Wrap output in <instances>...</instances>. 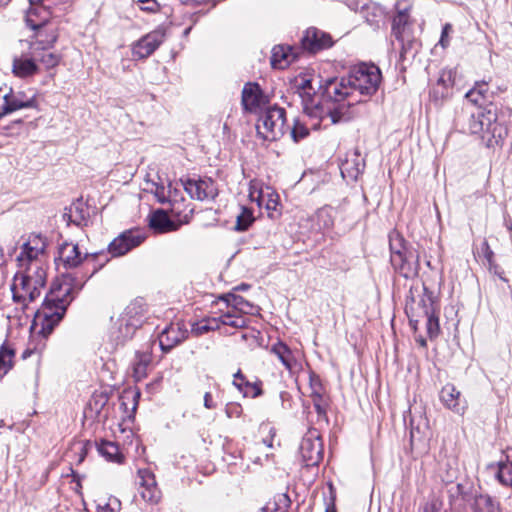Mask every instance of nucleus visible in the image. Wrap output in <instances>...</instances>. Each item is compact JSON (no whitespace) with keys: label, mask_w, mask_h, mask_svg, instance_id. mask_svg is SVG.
Returning a JSON list of instances; mask_svg holds the SVG:
<instances>
[{"label":"nucleus","mask_w":512,"mask_h":512,"mask_svg":"<svg viewBox=\"0 0 512 512\" xmlns=\"http://www.w3.org/2000/svg\"><path fill=\"white\" fill-rule=\"evenodd\" d=\"M381 82V71L373 64H360L354 67L347 78L329 79L325 83L322 117L330 119L331 124L350 119V107L359 100L354 92L361 95L374 94Z\"/></svg>","instance_id":"1"},{"label":"nucleus","mask_w":512,"mask_h":512,"mask_svg":"<svg viewBox=\"0 0 512 512\" xmlns=\"http://www.w3.org/2000/svg\"><path fill=\"white\" fill-rule=\"evenodd\" d=\"M70 293V283L64 281L60 284H53L43 305L34 314V319L30 327L31 338L28 348L23 354L24 357L43 350L45 346L43 340L60 322L65 314L67 305L72 300Z\"/></svg>","instance_id":"2"},{"label":"nucleus","mask_w":512,"mask_h":512,"mask_svg":"<svg viewBox=\"0 0 512 512\" xmlns=\"http://www.w3.org/2000/svg\"><path fill=\"white\" fill-rule=\"evenodd\" d=\"M48 271L17 267L11 284L13 301L23 311L41 297L47 283Z\"/></svg>","instance_id":"3"},{"label":"nucleus","mask_w":512,"mask_h":512,"mask_svg":"<svg viewBox=\"0 0 512 512\" xmlns=\"http://www.w3.org/2000/svg\"><path fill=\"white\" fill-rule=\"evenodd\" d=\"M468 132L478 135L487 148H499L506 136V128L498 122L497 112L494 109H485L471 115L468 121Z\"/></svg>","instance_id":"4"},{"label":"nucleus","mask_w":512,"mask_h":512,"mask_svg":"<svg viewBox=\"0 0 512 512\" xmlns=\"http://www.w3.org/2000/svg\"><path fill=\"white\" fill-rule=\"evenodd\" d=\"M411 326L416 330L417 325L424 321L430 338L438 335L440 326L435 314V303L431 295L421 293L412 296L405 306Z\"/></svg>","instance_id":"5"},{"label":"nucleus","mask_w":512,"mask_h":512,"mask_svg":"<svg viewBox=\"0 0 512 512\" xmlns=\"http://www.w3.org/2000/svg\"><path fill=\"white\" fill-rule=\"evenodd\" d=\"M48 240L38 233L29 234L19 247L17 267L48 271Z\"/></svg>","instance_id":"6"},{"label":"nucleus","mask_w":512,"mask_h":512,"mask_svg":"<svg viewBox=\"0 0 512 512\" xmlns=\"http://www.w3.org/2000/svg\"><path fill=\"white\" fill-rule=\"evenodd\" d=\"M249 199L258 207H264L270 219H277L282 214L280 197L276 190L260 180L254 179L249 183Z\"/></svg>","instance_id":"7"},{"label":"nucleus","mask_w":512,"mask_h":512,"mask_svg":"<svg viewBox=\"0 0 512 512\" xmlns=\"http://www.w3.org/2000/svg\"><path fill=\"white\" fill-rule=\"evenodd\" d=\"M285 123L286 113L283 108L278 106L268 107L258 120L257 133L264 140H277L284 134Z\"/></svg>","instance_id":"8"},{"label":"nucleus","mask_w":512,"mask_h":512,"mask_svg":"<svg viewBox=\"0 0 512 512\" xmlns=\"http://www.w3.org/2000/svg\"><path fill=\"white\" fill-rule=\"evenodd\" d=\"M146 313V305L142 299L130 302L120 315V332L123 337H130L142 323Z\"/></svg>","instance_id":"9"},{"label":"nucleus","mask_w":512,"mask_h":512,"mask_svg":"<svg viewBox=\"0 0 512 512\" xmlns=\"http://www.w3.org/2000/svg\"><path fill=\"white\" fill-rule=\"evenodd\" d=\"M316 78L311 74H300L296 77V87L298 90L299 95L302 97L303 102L305 103V108H315V114L319 116L321 121L328 120L330 122V119L327 117H322L323 114L321 113V106L324 101L323 95L321 96V101L319 103H315L314 97L316 96V89L314 86ZM325 86L323 87V89ZM324 93V90L322 91V94Z\"/></svg>","instance_id":"10"},{"label":"nucleus","mask_w":512,"mask_h":512,"mask_svg":"<svg viewBox=\"0 0 512 512\" xmlns=\"http://www.w3.org/2000/svg\"><path fill=\"white\" fill-rule=\"evenodd\" d=\"M299 452L306 466L317 465L323 457V444L316 429L309 430L302 438Z\"/></svg>","instance_id":"11"},{"label":"nucleus","mask_w":512,"mask_h":512,"mask_svg":"<svg viewBox=\"0 0 512 512\" xmlns=\"http://www.w3.org/2000/svg\"><path fill=\"white\" fill-rule=\"evenodd\" d=\"M37 93L34 89L20 90L4 95L3 114L26 108L38 109Z\"/></svg>","instance_id":"12"},{"label":"nucleus","mask_w":512,"mask_h":512,"mask_svg":"<svg viewBox=\"0 0 512 512\" xmlns=\"http://www.w3.org/2000/svg\"><path fill=\"white\" fill-rule=\"evenodd\" d=\"M392 35L401 44V55L404 56L413 42V33L407 11H398L393 18Z\"/></svg>","instance_id":"13"},{"label":"nucleus","mask_w":512,"mask_h":512,"mask_svg":"<svg viewBox=\"0 0 512 512\" xmlns=\"http://www.w3.org/2000/svg\"><path fill=\"white\" fill-rule=\"evenodd\" d=\"M390 261L394 269L405 278H412L418 273V255L411 249L402 252L393 250Z\"/></svg>","instance_id":"14"},{"label":"nucleus","mask_w":512,"mask_h":512,"mask_svg":"<svg viewBox=\"0 0 512 512\" xmlns=\"http://www.w3.org/2000/svg\"><path fill=\"white\" fill-rule=\"evenodd\" d=\"M11 71L15 77L21 79L34 77L40 72V66L37 64L36 57L34 56L32 43L28 52H23L13 58Z\"/></svg>","instance_id":"15"},{"label":"nucleus","mask_w":512,"mask_h":512,"mask_svg":"<svg viewBox=\"0 0 512 512\" xmlns=\"http://www.w3.org/2000/svg\"><path fill=\"white\" fill-rule=\"evenodd\" d=\"M145 239L143 232L139 230H127L116 237L108 247L109 253L114 256H122L139 246Z\"/></svg>","instance_id":"16"},{"label":"nucleus","mask_w":512,"mask_h":512,"mask_svg":"<svg viewBox=\"0 0 512 512\" xmlns=\"http://www.w3.org/2000/svg\"><path fill=\"white\" fill-rule=\"evenodd\" d=\"M137 491L139 496L148 503L156 504L161 498L154 474L148 469L138 470Z\"/></svg>","instance_id":"17"},{"label":"nucleus","mask_w":512,"mask_h":512,"mask_svg":"<svg viewBox=\"0 0 512 512\" xmlns=\"http://www.w3.org/2000/svg\"><path fill=\"white\" fill-rule=\"evenodd\" d=\"M183 186L192 198L201 201L213 199L218 192L214 181L210 178L188 179L183 183Z\"/></svg>","instance_id":"18"},{"label":"nucleus","mask_w":512,"mask_h":512,"mask_svg":"<svg viewBox=\"0 0 512 512\" xmlns=\"http://www.w3.org/2000/svg\"><path fill=\"white\" fill-rule=\"evenodd\" d=\"M268 99L262 93L258 84L248 83L242 91V103L246 110L256 112L267 104Z\"/></svg>","instance_id":"19"},{"label":"nucleus","mask_w":512,"mask_h":512,"mask_svg":"<svg viewBox=\"0 0 512 512\" xmlns=\"http://www.w3.org/2000/svg\"><path fill=\"white\" fill-rule=\"evenodd\" d=\"M440 400L443 405L456 414H464L467 402L461 397V392L452 384H446L440 392Z\"/></svg>","instance_id":"20"},{"label":"nucleus","mask_w":512,"mask_h":512,"mask_svg":"<svg viewBox=\"0 0 512 512\" xmlns=\"http://www.w3.org/2000/svg\"><path fill=\"white\" fill-rule=\"evenodd\" d=\"M332 43L329 34L316 28L307 29L302 38L303 48L310 52H317L321 49L328 48L332 46Z\"/></svg>","instance_id":"21"},{"label":"nucleus","mask_w":512,"mask_h":512,"mask_svg":"<svg viewBox=\"0 0 512 512\" xmlns=\"http://www.w3.org/2000/svg\"><path fill=\"white\" fill-rule=\"evenodd\" d=\"M188 331L184 324L180 322L171 323L160 334L159 342L163 350H169L184 339H186Z\"/></svg>","instance_id":"22"},{"label":"nucleus","mask_w":512,"mask_h":512,"mask_svg":"<svg viewBox=\"0 0 512 512\" xmlns=\"http://www.w3.org/2000/svg\"><path fill=\"white\" fill-rule=\"evenodd\" d=\"M164 34L160 31H153L142 37L132 49L134 57L146 58L151 55L162 43Z\"/></svg>","instance_id":"23"},{"label":"nucleus","mask_w":512,"mask_h":512,"mask_svg":"<svg viewBox=\"0 0 512 512\" xmlns=\"http://www.w3.org/2000/svg\"><path fill=\"white\" fill-rule=\"evenodd\" d=\"M455 71L452 69L442 70L437 83L433 86L430 95L434 101H441L452 94L455 82Z\"/></svg>","instance_id":"24"},{"label":"nucleus","mask_w":512,"mask_h":512,"mask_svg":"<svg viewBox=\"0 0 512 512\" xmlns=\"http://www.w3.org/2000/svg\"><path fill=\"white\" fill-rule=\"evenodd\" d=\"M364 164L360 161L356 152L347 155L346 159L341 162L340 171L343 179L347 182L356 181L363 171Z\"/></svg>","instance_id":"25"},{"label":"nucleus","mask_w":512,"mask_h":512,"mask_svg":"<svg viewBox=\"0 0 512 512\" xmlns=\"http://www.w3.org/2000/svg\"><path fill=\"white\" fill-rule=\"evenodd\" d=\"M34 56L37 64L41 63L46 70H50L59 65L61 56L42 46L40 41L32 43Z\"/></svg>","instance_id":"26"},{"label":"nucleus","mask_w":512,"mask_h":512,"mask_svg":"<svg viewBox=\"0 0 512 512\" xmlns=\"http://www.w3.org/2000/svg\"><path fill=\"white\" fill-rule=\"evenodd\" d=\"M271 352L277 356L287 370L293 371L301 367L296 354L286 344L282 342L274 344Z\"/></svg>","instance_id":"27"},{"label":"nucleus","mask_w":512,"mask_h":512,"mask_svg":"<svg viewBox=\"0 0 512 512\" xmlns=\"http://www.w3.org/2000/svg\"><path fill=\"white\" fill-rule=\"evenodd\" d=\"M89 216L88 207L80 200L73 202L69 207L65 209L63 218L68 224L72 223L77 226H81L86 223Z\"/></svg>","instance_id":"28"},{"label":"nucleus","mask_w":512,"mask_h":512,"mask_svg":"<svg viewBox=\"0 0 512 512\" xmlns=\"http://www.w3.org/2000/svg\"><path fill=\"white\" fill-rule=\"evenodd\" d=\"M150 227L159 233L175 231L179 224L172 221L168 214L163 210L153 212L149 220Z\"/></svg>","instance_id":"29"},{"label":"nucleus","mask_w":512,"mask_h":512,"mask_svg":"<svg viewBox=\"0 0 512 512\" xmlns=\"http://www.w3.org/2000/svg\"><path fill=\"white\" fill-rule=\"evenodd\" d=\"M59 258L63 264L69 268L78 266L83 260L78 245L73 243H64L60 247Z\"/></svg>","instance_id":"30"},{"label":"nucleus","mask_w":512,"mask_h":512,"mask_svg":"<svg viewBox=\"0 0 512 512\" xmlns=\"http://www.w3.org/2000/svg\"><path fill=\"white\" fill-rule=\"evenodd\" d=\"M220 300L227 308L239 315L253 313V305L239 295L229 293L221 296Z\"/></svg>","instance_id":"31"},{"label":"nucleus","mask_w":512,"mask_h":512,"mask_svg":"<svg viewBox=\"0 0 512 512\" xmlns=\"http://www.w3.org/2000/svg\"><path fill=\"white\" fill-rule=\"evenodd\" d=\"M294 55L290 47L278 45L272 49L271 65L277 69L286 68L293 60Z\"/></svg>","instance_id":"32"},{"label":"nucleus","mask_w":512,"mask_h":512,"mask_svg":"<svg viewBox=\"0 0 512 512\" xmlns=\"http://www.w3.org/2000/svg\"><path fill=\"white\" fill-rule=\"evenodd\" d=\"M504 457L499 461L497 478L501 484L512 488V449H507Z\"/></svg>","instance_id":"33"},{"label":"nucleus","mask_w":512,"mask_h":512,"mask_svg":"<svg viewBox=\"0 0 512 512\" xmlns=\"http://www.w3.org/2000/svg\"><path fill=\"white\" fill-rule=\"evenodd\" d=\"M335 210L332 207L324 206L317 210L314 221L319 230H330L334 225Z\"/></svg>","instance_id":"34"},{"label":"nucleus","mask_w":512,"mask_h":512,"mask_svg":"<svg viewBox=\"0 0 512 512\" xmlns=\"http://www.w3.org/2000/svg\"><path fill=\"white\" fill-rule=\"evenodd\" d=\"M152 361V356L149 352H138L133 364V377L136 381L144 379L147 375V368Z\"/></svg>","instance_id":"35"},{"label":"nucleus","mask_w":512,"mask_h":512,"mask_svg":"<svg viewBox=\"0 0 512 512\" xmlns=\"http://www.w3.org/2000/svg\"><path fill=\"white\" fill-rule=\"evenodd\" d=\"M220 312L221 313L216 316L220 321V326L227 325L233 328H243L247 324L246 319L242 315L233 312L227 307L225 309H221Z\"/></svg>","instance_id":"36"},{"label":"nucleus","mask_w":512,"mask_h":512,"mask_svg":"<svg viewBox=\"0 0 512 512\" xmlns=\"http://www.w3.org/2000/svg\"><path fill=\"white\" fill-rule=\"evenodd\" d=\"M97 512H120L121 502L118 498L100 494L95 499Z\"/></svg>","instance_id":"37"},{"label":"nucleus","mask_w":512,"mask_h":512,"mask_svg":"<svg viewBox=\"0 0 512 512\" xmlns=\"http://www.w3.org/2000/svg\"><path fill=\"white\" fill-rule=\"evenodd\" d=\"M473 512H500L499 504L489 495H478L471 505Z\"/></svg>","instance_id":"38"},{"label":"nucleus","mask_w":512,"mask_h":512,"mask_svg":"<svg viewBox=\"0 0 512 512\" xmlns=\"http://www.w3.org/2000/svg\"><path fill=\"white\" fill-rule=\"evenodd\" d=\"M140 398V392L134 389H127L123 392L120 397L121 407L128 414V417H132L137 409L138 401Z\"/></svg>","instance_id":"39"},{"label":"nucleus","mask_w":512,"mask_h":512,"mask_svg":"<svg viewBox=\"0 0 512 512\" xmlns=\"http://www.w3.org/2000/svg\"><path fill=\"white\" fill-rule=\"evenodd\" d=\"M98 452L108 461L120 463L123 455L118 445L110 441H101L98 444Z\"/></svg>","instance_id":"40"},{"label":"nucleus","mask_w":512,"mask_h":512,"mask_svg":"<svg viewBox=\"0 0 512 512\" xmlns=\"http://www.w3.org/2000/svg\"><path fill=\"white\" fill-rule=\"evenodd\" d=\"M220 328V321L216 316L204 318L192 325L191 332L195 335H202L209 331H214Z\"/></svg>","instance_id":"41"},{"label":"nucleus","mask_w":512,"mask_h":512,"mask_svg":"<svg viewBox=\"0 0 512 512\" xmlns=\"http://www.w3.org/2000/svg\"><path fill=\"white\" fill-rule=\"evenodd\" d=\"M254 220L252 210L247 207H241V211L236 217L235 229L237 231H245L251 226Z\"/></svg>","instance_id":"42"},{"label":"nucleus","mask_w":512,"mask_h":512,"mask_svg":"<svg viewBox=\"0 0 512 512\" xmlns=\"http://www.w3.org/2000/svg\"><path fill=\"white\" fill-rule=\"evenodd\" d=\"M488 92V85L486 83H477L472 89H470L465 97L473 104H481L485 99Z\"/></svg>","instance_id":"43"},{"label":"nucleus","mask_w":512,"mask_h":512,"mask_svg":"<svg viewBox=\"0 0 512 512\" xmlns=\"http://www.w3.org/2000/svg\"><path fill=\"white\" fill-rule=\"evenodd\" d=\"M14 355L13 349L6 346L0 348V377L4 376L11 369Z\"/></svg>","instance_id":"44"},{"label":"nucleus","mask_w":512,"mask_h":512,"mask_svg":"<svg viewBox=\"0 0 512 512\" xmlns=\"http://www.w3.org/2000/svg\"><path fill=\"white\" fill-rule=\"evenodd\" d=\"M309 129L307 122L301 119H295L290 131L291 138L294 142H299L309 135Z\"/></svg>","instance_id":"45"},{"label":"nucleus","mask_w":512,"mask_h":512,"mask_svg":"<svg viewBox=\"0 0 512 512\" xmlns=\"http://www.w3.org/2000/svg\"><path fill=\"white\" fill-rule=\"evenodd\" d=\"M140 10L155 13L159 11L160 4L157 0H133Z\"/></svg>","instance_id":"46"},{"label":"nucleus","mask_w":512,"mask_h":512,"mask_svg":"<svg viewBox=\"0 0 512 512\" xmlns=\"http://www.w3.org/2000/svg\"><path fill=\"white\" fill-rule=\"evenodd\" d=\"M390 250L392 255L393 250L402 252L408 250V248L405 246L404 239L400 235L395 234L390 237Z\"/></svg>","instance_id":"47"},{"label":"nucleus","mask_w":512,"mask_h":512,"mask_svg":"<svg viewBox=\"0 0 512 512\" xmlns=\"http://www.w3.org/2000/svg\"><path fill=\"white\" fill-rule=\"evenodd\" d=\"M452 30L451 24L447 23L444 25L441 33V38L439 40V45L442 48H446L449 45V33Z\"/></svg>","instance_id":"48"},{"label":"nucleus","mask_w":512,"mask_h":512,"mask_svg":"<svg viewBox=\"0 0 512 512\" xmlns=\"http://www.w3.org/2000/svg\"><path fill=\"white\" fill-rule=\"evenodd\" d=\"M241 413H242V408L238 404H229L226 407V415L228 418L240 417Z\"/></svg>","instance_id":"49"},{"label":"nucleus","mask_w":512,"mask_h":512,"mask_svg":"<svg viewBox=\"0 0 512 512\" xmlns=\"http://www.w3.org/2000/svg\"><path fill=\"white\" fill-rule=\"evenodd\" d=\"M155 196L157 197L158 201L161 203H164L167 201V196L165 194L164 187H157L156 191H155Z\"/></svg>","instance_id":"50"},{"label":"nucleus","mask_w":512,"mask_h":512,"mask_svg":"<svg viewBox=\"0 0 512 512\" xmlns=\"http://www.w3.org/2000/svg\"><path fill=\"white\" fill-rule=\"evenodd\" d=\"M204 406L207 409H212V408H215V406H216L212 399V395L209 392H206L204 395Z\"/></svg>","instance_id":"51"},{"label":"nucleus","mask_w":512,"mask_h":512,"mask_svg":"<svg viewBox=\"0 0 512 512\" xmlns=\"http://www.w3.org/2000/svg\"><path fill=\"white\" fill-rule=\"evenodd\" d=\"M244 380V377L243 375L241 374L240 371H238L237 373L234 374V385L240 390L242 391V381Z\"/></svg>","instance_id":"52"},{"label":"nucleus","mask_w":512,"mask_h":512,"mask_svg":"<svg viewBox=\"0 0 512 512\" xmlns=\"http://www.w3.org/2000/svg\"><path fill=\"white\" fill-rule=\"evenodd\" d=\"M93 402H94V404H95V405H97L98 403H100V404H101V406H103V405L105 404V402H106V397H104V396H102V395H100V396H98V397H95V398L93 399V401H91V402H90V404H89V405H90V406H92Z\"/></svg>","instance_id":"53"},{"label":"nucleus","mask_w":512,"mask_h":512,"mask_svg":"<svg viewBox=\"0 0 512 512\" xmlns=\"http://www.w3.org/2000/svg\"><path fill=\"white\" fill-rule=\"evenodd\" d=\"M424 512H439L435 503H429L424 507Z\"/></svg>","instance_id":"54"},{"label":"nucleus","mask_w":512,"mask_h":512,"mask_svg":"<svg viewBox=\"0 0 512 512\" xmlns=\"http://www.w3.org/2000/svg\"><path fill=\"white\" fill-rule=\"evenodd\" d=\"M184 4H202L207 2L208 0H180Z\"/></svg>","instance_id":"55"},{"label":"nucleus","mask_w":512,"mask_h":512,"mask_svg":"<svg viewBox=\"0 0 512 512\" xmlns=\"http://www.w3.org/2000/svg\"><path fill=\"white\" fill-rule=\"evenodd\" d=\"M325 512H336V508H335L334 504L329 505V506L326 508V511H325Z\"/></svg>","instance_id":"56"},{"label":"nucleus","mask_w":512,"mask_h":512,"mask_svg":"<svg viewBox=\"0 0 512 512\" xmlns=\"http://www.w3.org/2000/svg\"><path fill=\"white\" fill-rule=\"evenodd\" d=\"M456 475V471H452L449 475H448V480L449 481H452V479L455 477Z\"/></svg>","instance_id":"57"},{"label":"nucleus","mask_w":512,"mask_h":512,"mask_svg":"<svg viewBox=\"0 0 512 512\" xmlns=\"http://www.w3.org/2000/svg\"><path fill=\"white\" fill-rule=\"evenodd\" d=\"M254 390H255V392L253 394V397H256V396L260 395L261 390L259 388L254 387Z\"/></svg>","instance_id":"58"},{"label":"nucleus","mask_w":512,"mask_h":512,"mask_svg":"<svg viewBox=\"0 0 512 512\" xmlns=\"http://www.w3.org/2000/svg\"><path fill=\"white\" fill-rule=\"evenodd\" d=\"M10 0H0V6H6Z\"/></svg>","instance_id":"59"},{"label":"nucleus","mask_w":512,"mask_h":512,"mask_svg":"<svg viewBox=\"0 0 512 512\" xmlns=\"http://www.w3.org/2000/svg\"><path fill=\"white\" fill-rule=\"evenodd\" d=\"M264 442H265V444H266L269 448H271V447L273 446V445H272V440H270V441H266V440H265Z\"/></svg>","instance_id":"60"},{"label":"nucleus","mask_w":512,"mask_h":512,"mask_svg":"<svg viewBox=\"0 0 512 512\" xmlns=\"http://www.w3.org/2000/svg\"><path fill=\"white\" fill-rule=\"evenodd\" d=\"M315 407H316V409H317L318 413H321V408H320V405H318V404H315Z\"/></svg>","instance_id":"61"},{"label":"nucleus","mask_w":512,"mask_h":512,"mask_svg":"<svg viewBox=\"0 0 512 512\" xmlns=\"http://www.w3.org/2000/svg\"><path fill=\"white\" fill-rule=\"evenodd\" d=\"M3 115H4V114H3V111H2V112L0 113V119L2 118V116H3Z\"/></svg>","instance_id":"62"}]
</instances>
